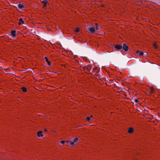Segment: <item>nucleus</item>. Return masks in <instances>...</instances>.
Segmentation results:
<instances>
[{"instance_id":"obj_15","label":"nucleus","mask_w":160,"mask_h":160,"mask_svg":"<svg viewBox=\"0 0 160 160\" xmlns=\"http://www.w3.org/2000/svg\"><path fill=\"white\" fill-rule=\"evenodd\" d=\"M22 91L24 92H26L27 90L26 88L25 87H22Z\"/></svg>"},{"instance_id":"obj_1","label":"nucleus","mask_w":160,"mask_h":160,"mask_svg":"<svg viewBox=\"0 0 160 160\" xmlns=\"http://www.w3.org/2000/svg\"><path fill=\"white\" fill-rule=\"evenodd\" d=\"M96 26L95 28L94 26H93L89 28L88 30V32L89 33H94L96 30H97L98 29V25L97 23L96 24Z\"/></svg>"},{"instance_id":"obj_25","label":"nucleus","mask_w":160,"mask_h":160,"mask_svg":"<svg viewBox=\"0 0 160 160\" xmlns=\"http://www.w3.org/2000/svg\"><path fill=\"white\" fill-rule=\"evenodd\" d=\"M6 70H4V73H7V72H6Z\"/></svg>"},{"instance_id":"obj_6","label":"nucleus","mask_w":160,"mask_h":160,"mask_svg":"<svg viewBox=\"0 0 160 160\" xmlns=\"http://www.w3.org/2000/svg\"><path fill=\"white\" fill-rule=\"evenodd\" d=\"M134 129L132 128H129L128 132L129 133H131L133 132Z\"/></svg>"},{"instance_id":"obj_13","label":"nucleus","mask_w":160,"mask_h":160,"mask_svg":"<svg viewBox=\"0 0 160 160\" xmlns=\"http://www.w3.org/2000/svg\"><path fill=\"white\" fill-rule=\"evenodd\" d=\"M80 29L79 28H76L75 30V32H80Z\"/></svg>"},{"instance_id":"obj_10","label":"nucleus","mask_w":160,"mask_h":160,"mask_svg":"<svg viewBox=\"0 0 160 160\" xmlns=\"http://www.w3.org/2000/svg\"><path fill=\"white\" fill-rule=\"evenodd\" d=\"M24 22L23 21L22 18H20L19 20V22H18V24L19 25L22 24Z\"/></svg>"},{"instance_id":"obj_21","label":"nucleus","mask_w":160,"mask_h":160,"mask_svg":"<svg viewBox=\"0 0 160 160\" xmlns=\"http://www.w3.org/2000/svg\"><path fill=\"white\" fill-rule=\"evenodd\" d=\"M45 59H46V62L48 61V59L47 57H45Z\"/></svg>"},{"instance_id":"obj_4","label":"nucleus","mask_w":160,"mask_h":160,"mask_svg":"<svg viewBox=\"0 0 160 160\" xmlns=\"http://www.w3.org/2000/svg\"><path fill=\"white\" fill-rule=\"evenodd\" d=\"M122 48L126 51H127L128 50V47L125 44H123V47H122Z\"/></svg>"},{"instance_id":"obj_8","label":"nucleus","mask_w":160,"mask_h":160,"mask_svg":"<svg viewBox=\"0 0 160 160\" xmlns=\"http://www.w3.org/2000/svg\"><path fill=\"white\" fill-rule=\"evenodd\" d=\"M18 7L20 9H23L24 8V6L23 4H19L18 5Z\"/></svg>"},{"instance_id":"obj_9","label":"nucleus","mask_w":160,"mask_h":160,"mask_svg":"<svg viewBox=\"0 0 160 160\" xmlns=\"http://www.w3.org/2000/svg\"><path fill=\"white\" fill-rule=\"evenodd\" d=\"M136 52L137 53L139 54L140 55L142 56H144V53L142 52H141L139 51H137Z\"/></svg>"},{"instance_id":"obj_2","label":"nucleus","mask_w":160,"mask_h":160,"mask_svg":"<svg viewBox=\"0 0 160 160\" xmlns=\"http://www.w3.org/2000/svg\"><path fill=\"white\" fill-rule=\"evenodd\" d=\"M79 140V139L77 137L75 138L72 141H71L70 142V146L71 147L75 146L78 143Z\"/></svg>"},{"instance_id":"obj_19","label":"nucleus","mask_w":160,"mask_h":160,"mask_svg":"<svg viewBox=\"0 0 160 160\" xmlns=\"http://www.w3.org/2000/svg\"><path fill=\"white\" fill-rule=\"evenodd\" d=\"M47 62L49 65H50V62L49 61H48Z\"/></svg>"},{"instance_id":"obj_23","label":"nucleus","mask_w":160,"mask_h":160,"mask_svg":"<svg viewBox=\"0 0 160 160\" xmlns=\"http://www.w3.org/2000/svg\"><path fill=\"white\" fill-rule=\"evenodd\" d=\"M89 117L92 119L93 116H92L91 115Z\"/></svg>"},{"instance_id":"obj_12","label":"nucleus","mask_w":160,"mask_h":160,"mask_svg":"<svg viewBox=\"0 0 160 160\" xmlns=\"http://www.w3.org/2000/svg\"><path fill=\"white\" fill-rule=\"evenodd\" d=\"M71 142V138H69L68 139V140H67L66 142L67 143H69L70 145V142Z\"/></svg>"},{"instance_id":"obj_14","label":"nucleus","mask_w":160,"mask_h":160,"mask_svg":"<svg viewBox=\"0 0 160 160\" xmlns=\"http://www.w3.org/2000/svg\"><path fill=\"white\" fill-rule=\"evenodd\" d=\"M92 119L89 117H87L86 118V120L88 122H89Z\"/></svg>"},{"instance_id":"obj_22","label":"nucleus","mask_w":160,"mask_h":160,"mask_svg":"<svg viewBox=\"0 0 160 160\" xmlns=\"http://www.w3.org/2000/svg\"><path fill=\"white\" fill-rule=\"evenodd\" d=\"M135 102L136 103H137V102H138V100L137 99H135Z\"/></svg>"},{"instance_id":"obj_16","label":"nucleus","mask_w":160,"mask_h":160,"mask_svg":"<svg viewBox=\"0 0 160 160\" xmlns=\"http://www.w3.org/2000/svg\"><path fill=\"white\" fill-rule=\"evenodd\" d=\"M153 46L154 47L156 48H158V46H157L156 43H154L153 44Z\"/></svg>"},{"instance_id":"obj_24","label":"nucleus","mask_w":160,"mask_h":160,"mask_svg":"<svg viewBox=\"0 0 160 160\" xmlns=\"http://www.w3.org/2000/svg\"><path fill=\"white\" fill-rule=\"evenodd\" d=\"M44 131L45 132H47V130L46 129H44Z\"/></svg>"},{"instance_id":"obj_7","label":"nucleus","mask_w":160,"mask_h":160,"mask_svg":"<svg viewBox=\"0 0 160 160\" xmlns=\"http://www.w3.org/2000/svg\"><path fill=\"white\" fill-rule=\"evenodd\" d=\"M115 48L118 49H120L122 48V46L120 45H117L115 46Z\"/></svg>"},{"instance_id":"obj_11","label":"nucleus","mask_w":160,"mask_h":160,"mask_svg":"<svg viewBox=\"0 0 160 160\" xmlns=\"http://www.w3.org/2000/svg\"><path fill=\"white\" fill-rule=\"evenodd\" d=\"M11 35L13 37H15L16 36V31H12L11 32Z\"/></svg>"},{"instance_id":"obj_17","label":"nucleus","mask_w":160,"mask_h":160,"mask_svg":"<svg viewBox=\"0 0 160 160\" xmlns=\"http://www.w3.org/2000/svg\"><path fill=\"white\" fill-rule=\"evenodd\" d=\"M150 92L151 93H152L153 92V89L152 88H150Z\"/></svg>"},{"instance_id":"obj_3","label":"nucleus","mask_w":160,"mask_h":160,"mask_svg":"<svg viewBox=\"0 0 160 160\" xmlns=\"http://www.w3.org/2000/svg\"><path fill=\"white\" fill-rule=\"evenodd\" d=\"M43 132L42 131H39L37 132V136L38 137L42 138L43 135L42 134Z\"/></svg>"},{"instance_id":"obj_5","label":"nucleus","mask_w":160,"mask_h":160,"mask_svg":"<svg viewBox=\"0 0 160 160\" xmlns=\"http://www.w3.org/2000/svg\"><path fill=\"white\" fill-rule=\"evenodd\" d=\"M42 2L44 4V8H45L47 4L48 3V2L46 0H41Z\"/></svg>"},{"instance_id":"obj_20","label":"nucleus","mask_w":160,"mask_h":160,"mask_svg":"<svg viewBox=\"0 0 160 160\" xmlns=\"http://www.w3.org/2000/svg\"><path fill=\"white\" fill-rule=\"evenodd\" d=\"M144 56H147L148 55V54L147 52H144Z\"/></svg>"},{"instance_id":"obj_18","label":"nucleus","mask_w":160,"mask_h":160,"mask_svg":"<svg viewBox=\"0 0 160 160\" xmlns=\"http://www.w3.org/2000/svg\"><path fill=\"white\" fill-rule=\"evenodd\" d=\"M65 142L64 141H62L60 142L62 144H63Z\"/></svg>"}]
</instances>
